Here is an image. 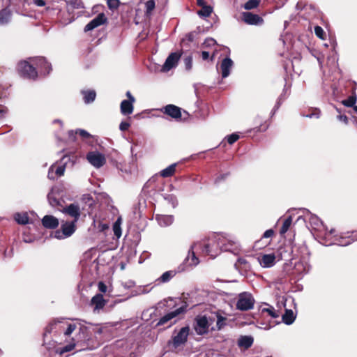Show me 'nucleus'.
I'll return each instance as SVG.
<instances>
[{"label": "nucleus", "instance_id": "obj_1", "mask_svg": "<svg viewBox=\"0 0 357 357\" xmlns=\"http://www.w3.org/2000/svg\"><path fill=\"white\" fill-rule=\"evenodd\" d=\"M195 247H199L203 254L215 258L220 251L234 252L238 248V242L231 235L213 234L195 243Z\"/></svg>", "mask_w": 357, "mask_h": 357}, {"label": "nucleus", "instance_id": "obj_2", "mask_svg": "<svg viewBox=\"0 0 357 357\" xmlns=\"http://www.w3.org/2000/svg\"><path fill=\"white\" fill-rule=\"evenodd\" d=\"M255 300L252 294L243 291L238 294L236 307L240 311H248L254 307Z\"/></svg>", "mask_w": 357, "mask_h": 357}, {"label": "nucleus", "instance_id": "obj_3", "mask_svg": "<svg viewBox=\"0 0 357 357\" xmlns=\"http://www.w3.org/2000/svg\"><path fill=\"white\" fill-rule=\"evenodd\" d=\"M195 250H200L199 247H195V243L191 245L188 255L184 259L183 262L178 266V272L187 271L190 267L197 266L199 263V259L196 257Z\"/></svg>", "mask_w": 357, "mask_h": 357}, {"label": "nucleus", "instance_id": "obj_4", "mask_svg": "<svg viewBox=\"0 0 357 357\" xmlns=\"http://www.w3.org/2000/svg\"><path fill=\"white\" fill-rule=\"evenodd\" d=\"M59 328L63 331V334L66 337L70 336L72 333L76 329L77 324L74 323H68V322H61V321H54L50 323L45 329L46 333H51L54 329Z\"/></svg>", "mask_w": 357, "mask_h": 357}, {"label": "nucleus", "instance_id": "obj_5", "mask_svg": "<svg viewBox=\"0 0 357 357\" xmlns=\"http://www.w3.org/2000/svg\"><path fill=\"white\" fill-rule=\"evenodd\" d=\"M76 223L73 221H63L60 229L54 231V238L63 239L71 236L76 230Z\"/></svg>", "mask_w": 357, "mask_h": 357}, {"label": "nucleus", "instance_id": "obj_6", "mask_svg": "<svg viewBox=\"0 0 357 357\" xmlns=\"http://www.w3.org/2000/svg\"><path fill=\"white\" fill-rule=\"evenodd\" d=\"M17 68L21 75L24 77L36 79L38 77V72L35 67L26 61L20 62Z\"/></svg>", "mask_w": 357, "mask_h": 357}, {"label": "nucleus", "instance_id": "obj_7", "mask_svg": "<svg viewBox=\"0 0 357 357\" xmlns=\"http://www.w3.org/2000/svg\"><path fill=\"white\" fill-rule=\"evenodd\" d=\"M93 333L100 334L102 333V329L96 328L92 324H90L88 326L79 324V340L81 341L86 342L90 340Z\"/></svg>", "mask_w": 357, "mask_h": 357}, {"label": "nucleus", "instance_id": "obj_8", "mask_svg": "<svg viewBox=\"0 0 357 357\" xmlns=\"http://www.w3.org/2000/svg\"><path fill=\"white\" fill-rule=\"evenodd\" d=\"M58 210L73 218L72 221L74 222H77L81 215L79 206L76 203L70 204L65 207L59 208Z\"/></svg>", "mask_w": 357, "mask_h": 357}, {"label": "nucleus", "instance_id": "obj_9", "mask_svg": "<svg viewBox=\"0 0 357 357\" xmlns=\"http://www.w3.org/2000/svg\"><path fill=\"white\" fill-rule=\"evenodd\" d=\"M86 159L96 168L102 167L106 162L105 155L98 151L89 152L86 155Z\"/></svg>", "mask_w": 357, "mask_h": 357}, {"label": "nucleus", "instance_id": "obj_10", "mask_svg": "<svg viewBox=\"0 0 357 357\" xmlns=\"http://www.w3.org/2000/svg\"><path fill=\"white\" fill-rule=\"evenodd\" d=\"M189 331L190 328L188 326L183 327L178 333L173 337L172 344L174 348H177L187 342Z\"/></svg>", "mask_w": 357, "mask_h": 357}, {"label": "nucleus", "instance_id": "obj_11", "mask_svg": "<svg viewBox=\"0 0 357 357\" xmlns=\"http://www.w3.org/2000/svg\"><path fill=\"white\" fill-rule=\"evenodd\" d=\"M31 59L33 63L39 69L41 75H46L51 72L52 66L44 57H36Z\"/></svg>", "mask_w": 357, "mask_h": 357}, {"label": "nucleus", "instance_id": "obj_12", "mask_svg": "<svg viewBox=\"0 0 357 357\" xmlns=\"http://www.w3.org/2000/svg\"><path fill=\"white\" fill-rule=\"evenodd\" d=\"M31 59L33 63L39 69L41 75H46L51 72L52 66L44 57H36Z\"/></svg>", "mask_w": 357, "mask_h": 357}, {"label": "nucleus", "instance_id": "obj_13", "mask_svg": "<svg viewBox=\"0 0 357 357\" xmlns=\"http://www.w3.org/2000/svg\"><path fill=\"white\" fill-rule=\"evenodd\" d=\"M208 321L206 316L197 317L195 319V330L198 335H204L208 332Z\"/></svg>", "mask_w": 357, "mask_h": 357}, {"label": "nucleus", "instance_id": "obj_14", "mask_svg": "<svg viewBox=\"0 0 357 357\" xmlns=\"http://www.w3.org/2000/svg\"><path fill=\"white\" fill-rule=\"evenodd\" d=\"M181 57V54L177 52L171 53L165 60L162 67V71L167 72L172 68L176 67Z\"/></svg>", "mask_w": 357, "mask_h": 357}, {"label": "nucleus", "instance_id": "obj_15", "mask_svg": "<svg viewBox=\"0 0 357 357\" xmlns=\"http://www.w3.org/2000/svg\"><path fill=\"white\" fill-rule=\"evenodd\" d=\"M107 17L103 13H99L95 18L91 20L84 27L85 32L90 31L97 28L98 26L104 24L107 22Z\"/></svg>", "mask_w": 357, "mask_h": 357}, {"label": "nucleus", "instance_id": "obj_16", "mask_svg": "<svg viewBox=\"0 0 357 357\" xmlns=\"http://www.w3.org/2000/svg\"><path fill=\"white\" fill-rule=\"evenodd\" d=\"M242 20L245 23L250 25H261L264 22L261 17L250 12L243 13Z\"/></svg>", "mask_w": 357, "mask_h": 357}, {"label": "nucleus", "instance_id": "obj_17", "mask_svg": "<svg viewBox=\"0 0 357 357\" xmlns=\"http://www.w3.org/2000/svg\"><path fill=\"white\" fill-rule=\"evenodd\" d=\"M186 306H182L174 311L169 312L163 317H162L158 321L157 325L162 326L167 324L168 321H171L173 318L177 317L178 314L184 312L185 311Z\"/></svg>", "mask_w": 357, "mask_h": 357}, {"label": "nucleus", "instance_id": "obj_18", "mask_svg": "<svg viewBox=\"0 0 357 357\" xmlns=\"http://www.w3.org/2000/svg\"><path fill=\"white\" fill-rule=\"evenodd\" d=\"M161 111L176 120L181 118V108L174 105H167L161 109Z\"/></svg>", "mask_w": 357, "mask_h": 357}, {"label": "nucleus", "instance_id": "obj_19", "mask_svg": "<svg viewBox=\"0 0 357 357\" xmlns=\"http://www.w3.org/2000/svg\"><path fill=\"white\" fill-rule=\"evenodd\" d=\"M233 66L234 62L229 57H226L221 61L220 69L222 78H226L230 75Z\"/></svg>", "mask_w": 357, "mask_h": 357}, {"label": "nucleus", "instance_id": "obj_20", "mask_svg": "<svg viewBox=\"0 0 357 357\" xmlns=\"http://www.w3.org/2000/svg\"><path fill=\"white\" fill-rule=\"evenodd\" d=\"M66 169L65 165L55 166L52 165L48 171L47 177L50 180H55L56 177L61 176L64 174Z\"/></svg>", "mask_w": 357, "mask_h": 357}, {"label": "nucleus", "instance_id": "obj_21", "mask_svg": "<svg viewBox=\"0 0 357 357\" xmlns=\"http://www.w3.org/2000/svg\"><path fill=\"white\" fill-rule=\"evenodd\" d=\"M57 191L58 190L56 189L52 188L51 191L47 195V199L52 207L57 208L58 209L60 207L62 208L63 206L61 204L62 200H61L59 196H57Z\"/></svg>", "mask_w": 357, "mask_h": 357}, {"label": "nucleus", "instance_id": "obj_22", "mask_svg": "<svg viewBox=\"0 0 357 357\" xmlns=\"http://www.w3.org/2000/svg\"><path fill=\"white\" fill-rule=\"evenodd\" d=\"M43 225L45 228L55 229L59 225V220L53 215H47L42 219Z\"/></svg>", "mask_w": 357, "mask_h": 357}, {"label": "nucleus", "instance_id": "obj_23", "mask_svg": "<svg viewBox=\"0 0 357 357\" xmlns=\"http://www.w3.org/2000/svg\"><path fill=\"white\" fill-rule=\"evenodd\" d=\"M275 256L274 254L264 255L259 258V262L262 267L270 268L275 264Z\"/></svg>", "mask_w": 357, "mask_h": 357}, {"label": "nucleus", "instance_id": "obj_24", "mask_svg": "<svg viewBox=\"0 0 357 357\" xmlns=\"http://www.w3.org/2000/svg\"><path fill=\"white\" fill-rule=\"evenodd\" d=\"M91 304L94 306V311L102 309L106 304L103 296L100 294L95 295L91 301Z\"/></svg>", "mask_w": 357, "mask_h": 357}, {"label": "nucleus", "instance_id": "obj_25", "mask_svg": "<svg viewBox=\"0 0 357 357\" xmlns=\"http://www.w3.org/2000/svg\"><path fill=\"white\" fill-rule=\"evenodd\" d=\"M135 102L123 100L120 105L121 113L124 116H128L133 112Z\"/></svg>", "mask_w": 357, "mask_h": 357}, {"label": "nucleus", "instance_id": "obj_26", "mask_svg": "<svg viewBox=\"0 0 357 357\" xmlns=\"http://www.w3.org/2000/svg\"><path fill=\"white\" fill-rule=\"evenodd\" d=\"M289 95V88L287 87L286 85L284 87L283 91L281 95L278 98L275 105L274 106L271 114L272 116L275 114L277 110L280 108L282 102L287 98V97Z\"/></svg>", "mask_w": 357, "mask_h": 357}, {"label": "nucleus", "instance_id": "obj_27", "mask_svg": "<svg viewBox=\"0 0 357 357\" xmlns=\"http://www.w3.org/2000/svg\"><path fill=\"white\" fill-rule=\"evenodd\" d=\"M156 220L162 227H167L171 225L174 222V216L172 215H158Z\"/></svg>", "mask_w": 357, "mask_h": 357}, {"label": "nucleus", "instance_id": "obj_28", "mask_svg": "<svg viewBox=\"0 0 357 357\" xmlns=\"http://www.w3.org/2000/svg\"><path fill=\"white\" fill-rule=\"evenodd\" d=\"M254 342V339L252 336L249 335H243L241 336L238 340V346L239 347H243L245 349L250 348Z\"/></svg>", "mask_w": 357, "mask_h": 357}, {"label": "nucleus", "instance_id": "obj_29", "mask_svg": "<svg viewBox=\"0 0 357 357\" xmlns=\"http://www.w3.org/2000/svg\"><path fill=\"white\" fill-rule=\"evenodd\" d=\"M178 271V268L176 270H171L166 271L162 274V275L157 280L159 282L166 283L168 282L172 278H174Z\"/></svg>", "mask_w": 357, "mask_h": 357}, {"label": "nucleus", "instance_id": "obj_30", "mask_svg": "<svg viewBox=\"0 0 357 357\" xmlns=\"http://www.w3.org/2000/svg\"><path fill=\"white\" fill-rule=\"evenodd\" d=\"M79 134L82 138L86 139L91 137V135L85 130L77 129L75 131L71 130L68 131L69 138L73 141L75 140V135Z\"/></svg>", "mask_w": 357, "mask_h": 357}, {"label": "nucleus", "instance_id": "obj_31", "mask_svg": "<svg viewBox=\"0 0 357 357\" xmlns=\"http://www.w3.org/2000/svg\"><path fill=\"white\" fill-rule=\"evenodd\" d=\"M11 18V12L10 10L5 8L0 11V25L7 24Z\"/></svg>", "mask_w": 357, "mask_h": 357}, {"label": "nucleus", "instance_id": "obj_32", "mask_svg": "<svg viewBox=\"0 0 357 357\" xmlns=\"http://www.w3.org/2000/svg\"><path fill=\"white\" fill-rule=\"evenodd\" d=\"M176 165L177 163H173L170 165L165 169L161 170L160 172V175L163 178H168L173 176L176 172Z\"/></svg>", "mask_w": 357, "mask_h": 357}, {"label": "nucleus", "instance_id": "obj_33", "mask_svg": "<svg viewBox=\"0 0 357 357\" xmlns=\"http://www.w3.org/2000/svg\"><path fill=\"white\" fill-rule=\"evenodd\" d=\"M282 321L285 324L290 325L294 321L296 316L291 310H286L284 314L282 315Z\"/></svg>", "mask_w": 357, "mask_h": 357}, {"label": "nucleus", "instance_id": "obj_34", "mask_svg": "<svg viewBox=\"0 0 357 357\" xmlns=\"http://www.w3.org/2000/svg\"><path fill=\"white\" fill-rule=\"evenodd\" d=\"M84 101L86 104L91 103L94 101L96 93L93 90L82 91Z\"/></svg>", "mask_w": 357, "mask_h": 357}, {"label": "nucleus", "instance_id": "obj_35", "mask_svg": "<svg viewBox=\"0 0 357 357\" xmlns=\"http://www.w3.org/2000/svg\"><path fill=\"white\" fill-rule=\"evenodd\" d=\"M307 213L310 214L309 222L314 229H319V227L323 225L321 220L315 215L312 214L309 211Z\"/></svg>", "mask_w": 357, "mask_h": 357}, {"label": "nucleus", "instance_id": "obj_36", "mask_svg": "<svg viewBox=\"0 0 357 357\" xmlns=\"http://www.w3.org/2000/svg\"><path fill=\"white\" fill-rule=\"evenodd\" d=\"M84 3L82 0H70L67 1V10L68 12L74 9L84 8Z\"/></svg>", "mask_w": 357, "mask_h": 357}, {"label": "nucleus", "instance_id": "obj_37", "mask_svg": "<svg viewBox=\"0 0 357 357\" xmlns=\"http://www.w3.org/2000/svg\"><path fill=\"white\" fill-rule=\"evenodd\" d=\"M235 266L245 271L251 268L250 264L245 258H238L235 264Z\"/></svg>", "mask_w": 357, "mask_h": 357}, {"label": "nucleus", "instance_id": "obj_38", "mask_svg": "<svg viewBox=\"0 0 357 357\" xmlns=\"http://www.w3.org/2000/svg\"><path fill=\"white\" fill-rule=\"evenodd\" d=\"M15 221L20 225L29 223V216L26 213H17L14 215Z\"/></svg>", "mask_w": 357, "mask_h": 357}, {"label": "nucleus", "instance_id": "obj_39", "mask_svg": "<svg viewBox=\"0 0 357 357\" xmlns=\"http://www.w3.org/2000/svg\"><path fill=\"white\" fill-rule=\"evenodd\" d=\"M266 305H267V307H264L261 310L263 313L266 312L272 318H278L279 317L278 311L275 310L273 306L268 304H266Z\"/></svg>", "mask_w": 357, "mask_h": 357}, {"label": "nucleus", "instance_id": "obj_40", "mask_svg": "<svg viewBox=\"0 0 357 357\" xmlns=\"http://www.w3.org/2000/svg\"><path fill=\"white\" fill-rule=\"evenodd\" d=\"M121 218H119L113 225V231L114 235L119 238L121 236Z\"/></svg>", "mask_w": 357, "mask_h": 357}, {"label": "nucleus", "instance_id": "obj_41", "mask_svg": "<svg viewBox=\"0 0 357 357\" xmlns=\"http://www.w3.org/2000/svg\"><path fill=\"white\" fill-rule=\"evenodd\" d=\"M213 12V8L210 6H204L202 7V9L197 11V14L200 17H208Z\"/></svg>", "mask_w": 357, "mask_h": 357}, {"label": "nucleus", "instance_id": "obj_42", "mask_svg": "<svg viewBox=\"0 0 357 357\" xmlns=\"http://www.w3.org/2000/svg\"><path fill=\"white\" fill-rule=\"evenodd\" d=\"M291 222H292V218L290 215V216L287 217L283 222V225L280 229L281 234H284L288 231V229H289V227L291 225Z\"/></svg>", "mask_w": 357, "mask_h": 357}, {"label": "nucleus", "instance_id": "obj_43", "mask_svg": "<svg viewBox=\"0 0 357 357\" xmlns=\"http://www.w3.org/2000/svg\"><path fill=\"white\" fill-rule=\"evenodd\" d=\"M164 199L170 204L173 208H175L178 205V200L174 195H165Z\"/></svg>", "mask_w": 357, "mask_h": 357}, {"label": "nucleus", "instance_id": "obj_44", "mask_svg": "<svg viewBox=\"0 0 357 357\" xmlns=\"http://www.w3.org/2000/svg\"><path fill=\"white\" fill-rule=\"evenodd\" d=\"M259 4V0H248L245 4H244V8L245 10H251L257 8Z\"/></svg>", "mask_w": 357, "mask_h": 357}, {"label": "nucleus", "instance_id": "obj_45", "mask_svg": "<svg viewBox=\"0 0 357 357\" xmlns=\"http://www.w3.org/2000/svg\"><path fill=\"white\" fill-rule=\"evenodd\" d=\"M226 325V318L219 314H217L216 327L221 330Z\"/></svg>", "mask_w": 357, "mask_h": 357}, {"label": "nucleus", "instance_id": "obj_46", "mask_svg": "<svg viewBox=\"0 0 357 357\" xmlns=\"http://www.w3.org/2000/svg\"><path fill=\"white\" fill-rule=\"evenodd\" d=\"M356 102V97L355 96H349L347 100L342 101V104L348 107H354Z\"/></svg>", "mask_w": 357, "mask_h": 357}, {"label": "nucleus", "instance_id": "obj_47", "mask_svg": "<svg viewBox=\"0 0 357 357\" xmlns=\"http://www.w3.org/2000/svg\"><path fill=\"white\" fill-rule=\"evenodd\" d=\"M119 0H107L108 8L111 10H115L119 8L120 6Z\"/></svg>", "mask_w": 357, "mask_h": 357}, {"label": "nucleus", "instance_id": "obj_48", "mask_svg": "<svg viewBox=\"0 0 357 357\" xmlns=\"http://www.w3.org/2000/svg\"><path fill=\"white\" fill-rule=\"evenodd\" d=\"M183 62L186 70H190L192 68V56L188 55L183 59Z\"/></svg>", "mask_w": 357, "mask_h": 357}, {"label": "nucleus", "instance_id": "obj_49", "mask_svg": "<svg viewBox=\"0 0 357 357\" xmlns=\"http://www.w3.org/2000/svg\"><path fill=\"white\" fill-rule=\"evenodd\" d=\"M217 43L215 39L212 38H206L204 42L203 43V47H211L216 45Z\"/></svg>", "mask_w": 357, "mask_h": 357}, {"label": "nucleus", "instance_id": "obj_50", "mask_svg": "<svg viewBox=\"0 0 357 357\" xmlns=\"http://www.w3.org/2000/svg\"><path fill=\"white\" fill-rule=\"evenodd\" d=\"M75 343H70V344H68L67 345L61 347L59 349L60 353L63 354V353H65V352L70 351H72L75 348Z\"/></svg>", "mask_w": 357, "mask_h": 357}, {"label": "nucleus", "instance_id": "obj_51", "mask_svg": "<svg viewBox=\"0 0 357 357\" xmlns=\"http://www.w3.org/2000/svg\"><path fill=\"white\" fill-rule=\"evenodd\" d=\"M239 139V135L236 133H233L230 135H228L227 137V142L229 144H233L234 142H236Z\"/></svg>", "mask_w": 357, "mask_h": 357}, {"label": "nucleus", "instance_id": "obj_52", "mask_svg": "<svg viewBox=\"0 0 357 357\" xmlns=\"http://www.w3.org/2000/svg\"><path fill=\"white\" fill-rule=\"evenodd\" d=\"M314 33H315V35L321 38V39H323L324 38V36L325 34L324 33V31L323 30V29L319 26H316L314 27Z\"/></svg>", "mask_w": 357, "mask_h": 357}, {"label": "nucleus", "instance_id": "obj_53", "mask_svg": "<svg viewBox=\"0 0 357 357\" xmlns=\"http://www.w3.org/2000/svg\"><path fill=\"white\" fill-rule=\"evenodd\" d=\"M201 54H202V58L204 61L208 60L209 58H210L211 61H213L215 57V52H214L213 53V54L211 55V57H210L209 52L207 51H202Z\"/></svg>", "mask_w": 357, "mask_h": 357}, {"label": "nucleus", "instance_id": "obj_54", "mask_svg": "<svg viewBox=\"0 0 357 357\" xmlns=\"http://www.w3.org/2000/svg\"><path fill=\"white\" fill-rule=\"evenodd\" d=\"M145 6H146V12L150 13L155 8V1L153 0H149L146 2Z\"/></svg>", "mask_w": 357, "mask_h": 357}, {"label": "nucleus", "instance_id": "obj_55", "mask_svg": "<svg viewBox=\"0 0 357 357\" xmlns=\"http://www.w3.org/2000/svg\"><path fill=\"white\" fill-rule=\"evenodd\" d=\"M130 126V123L127 121H122L119 125V129L121 131H126L127 130Z\"/></svg>", "mask_w": 357, "mask_h": 357}, {"label": "nucleus", "instance_id": "obj_56", "mask_svg": "<svg viewBox=\"0 0 357 357\" xmlns=\"http://www.w3.org/2000/svg\"><path fill=\"white\" fill-rule=\"evenodd\" d=\"M320 113L321 112L319 109H315V111L314 112L305 115V116L307 118L315 117V118L318 119L320 116Z\"/></svg>", "mask_w": 357, "mask_h": 357}, {"label": "nucleus", "instance_id": "obj_57", "mask_svg": "<svg viewBox=\"0 0 357 357\" xmlns=\"http://www.w3.org/2000/svg\"><path fill=\"white\" fill-rule=\"evenodd\" d=\"M229 173H225L223 174H220L215 178V183H218L221 182L222 181L225 180L226 178H227L229 176Z\"/></svg>", "mask_w": 357, "mask_h": 357}, {"label": "nucleus", "instance_id": "obj_58", "mask_svg": "<svg viewBox=\"0 0 357 357\" xmlns=\"http://www.w3.org/2000/svg\"><path fill=\"white\" fill-rule=\"evenodd\" d=\"M273 234H274V231L273 229H270L266 230L264 233L263 237L264 238H270V237L273 236Z\"/></svg>", "mask_w": 357, "mask_h": 357}, {"label": "nucleus", "instance_id": "obj_59", "mask_svg": "<svg viewBox=\"0 0 357 357\" xmlns=\"http://www.w3.org/2000/svg\"><path fill=\"white\" fill-rule=\"evenodd\" d=\"M337 119L339 121L344 122L345 124L348 123V118L346 115L340 114L337 116Z\"/></svg>", "mask_w": 357, "mask_h": 357}, {"label": "nucleus", "instance_id": "obj_60", "mask_svg": "<svg viewBox=\"0 0 357 357\" xmlns=\"http://www.w3.org/2000/svg\"><path fill=\"white\" fill-rule=\"evenodd\" d=\"M98 289L100 291L105 293L107 291V286L103 282H100L98 283Z\"/></svg>", "mask_w": 357, "mask_h": 357}, {"label": "nucleus", "instance_id": "obj_61", "mask_svg": "<svg viewBox=\"0 0 357 357\" xmlns=\"http://www.w3.org/2000/svg\"><path fill=\"white\" fill-rule=\"evenodd\" d=\"M33 3L37 6H44L45 5V1L44 0H32Z\"/></svg>", "mask_w": 357, "mask_h": 357}, {"label": "nucleus", "instance_id": "obj_62", "mask_svg": "<svg viewBox=\"0 0 357 357\" xmlns=\"http://www.w3.org/2000/svg\"><path fill=\"white\" fill-rule=\"evenodd\" d=\"M8 113L7 108H1L0 109V120L3 119L6 116V114Z\"/></svg>", "mask_w": 357, "mask_h": 357}, {"label": "nucleus", "instance_id": "obj_63", "mask_svg": "<svg viewBox=\"0 0 357 357\" xmlns=\"http://www.w3.org/2000/svg\"><path fill=\"white\" fill-rule=\"evenodd\" d=\"M126 96L128 98V101H131V102H135V97L131 94L130 91H128L126 92Z\"/></svg>", "mask_w": 357, "mask_h": 357}, {"label": "nucleus", "instance_id": "obj_64", "mask_svg": "<svg viewBox=\"0 0 357 357\" xmlns=\"http://www.w3.org/2000/svg\"><path fill=\"white\" fill-rule=\"evenodd\" d=\"M194 36L195 35L193 33H189L186 35L185 38L188 41L192 42L194 40Z\"/></svg>", "mask_w": 357, "mask_h": 357}]
</instances>
